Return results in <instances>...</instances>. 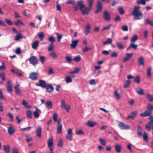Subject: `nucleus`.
Wrapping results in <instances>:
<instances>
[{
    "mask_svg": "<svg viewBox=\"0 0 153 153\" xmlns=\"http://www.w3.org/2000/svg\"><path fill=\"white\" fill-rule=\"evenodd\" d=\"M140 7L139 6H137L134 7L132 14L133 16L134 19L135 20H140L143 18V13L140 10Z\"/></svg>",
    "mask_w": 153,
    "mask_h": 153,
    "instance_id": "obj_1",
    "label": "nucleus"
},
{
    "mask_svg": "<svg viewBox=\"0 0 153 153\" xmlns=\"http://www.w3.org/2000/svg\"><path fill=\"white\" fill-rule=\"evenodd\" d=\"M83 1L80 0L78 2V6H79L80 10L81 11L82 14L84 15H87L89 14L91 8L89 7L86 8L83 4Z\"/></svg>",
    "mask_w": 153,
    "mask_h": 153,
    "instance_id": "obj_2",
    "label": "nucleus"
},
{
    "mask_svg": "<svg viewBox=\"0 0 153 153\" xmlns=\"http://www.w3.org/2000/svg\"><path fill=\"white\" fill-rule=\"evenodd\" d=\"M28 61L30 63L32 64L34 66H35L38 63V60L35 56L30 57L28 59Z\"/></svg>",
    "mask_w": 153,
    "mask_h": 153,
    "instance_id": "obj_3",
    "label": "nucleus"
},
{
    "mask_svg": "<svg viewBox=\"0 0 153 153\" xmlns=\"http://www.w3.org/2000/svg\"><path fill=\"white\" fill-rule=\"evenodd\" d=\"M102 5L101 1L100 0L97 1V9L95 12V13H97L102 12Z\"/></svg>",
    "mask_w": 153,
    "mask_h": 153,
    "instance_id": "obj_4",
    "label": "nucleus"
},
{
    "mask_svg": "<svg viewBox=\"0 0 153 153\" xmlns=\"http://www.w3.org/2000/svg\"><path fill=\"white\" fill-rule=\"evenodd\" d=\"M65 137L69 141L72 140L73 133L72 129L71 128H68Z\"/></svg>",
    "mask_w": 153,
    "mask_h": 153,
    "instance_id": "obj_5",
    "label": "nucleus"
},
{
    "mask_svg": "<svg viewBox=\"0 0 153 153\" xmlns=\"http://www.w3.org/2000/svg\"><path fill=\"white\" fill-rule=\"evenodd\" d=\"M62 125L61 124V120L59 119L57 121V128L56 130L57 133L61 134L62 132Z\"/></svg>",
    "mask_w": 153,
    "mask_h": 153,
    "instance_id": "obj_6",
    "label": "nucleus"
},
{
    "mask_svg": "<svg viewBox=\"0 0 153 153\" xmlns=\"http://www.w3.org/2000/svg\"><path fill=\"white\" fill-rule=\"evenodd\" d=\"M103 17L105 21L109 22L111 20V16L109 13L105 10L103 14Z\"/></svg>",
    "mask_w": 153,
    "mask_h": 153,
    "instance_id": "obj_7",
    "label": "nucleus"
},
{
    "mask_svg": "<svg viewBox=\"0 0 153 153\" xmlns=\"http://www.w3.org/2000/svg\"><path fill=\"white\" fill-rule=\"evenodd\" d=\"M61 107L62 108H64L66 112H68L69 111L70 109V106L68 105H66L65 102L63 99H62L61 100Z\"/></svg>",
    "mask_w": 153,
    "mask_h": 153,
    "instance_id": "obj_8",
    "label": "nucleus"
},
{
    "mask_svg": "<svg viewBox=\"0 0 153 153\" xmlns=\"http://www.w3.org/2000/svg\"><path fill=\"white\" fill-rule=\"evenodd\" d=\"M38 73L37 72H31L29 75V78L32 80H35L37 79Z\"/></svg>",
    "mask_w": 153,
    "mask_h": 153,
    "instance_id": "obj_9",
    "label": "nucleus"
},
{
    "mask_svg": "<svg viewBox=\"0 0 153 153\" xmlns=\"http://www.w3.org/2000/svg\"><path fill=\"white\" fill-rule=\"evenodd\" d=\"M149 118L150 121L146 126V128L148 131H150L151 129V125H153V116L149 117Z\"/></svg>",
    "mask_w": 153,
    "mask_h": 153,
    "instance_id": "obj_10",
    "label": "nucleus"
},
{
    "mask_svg": "<svg viewBox=\"0 0 153 153\" xmlns=\"http://www.w3.org/2000/svg\"><path fill=\"white\" fill-rule=\"evenodd\" d=\"M118 126L122 130L129 129L130 128L129 126L127 125L122 122H120L118 124Z\"/></svg>",
    "mask_w": 153,
    "mask_h": 153,
    "instance_id": "obj_11",
    "label": "nucleus"
},
{
    "mask_svg": "<svg viewBox=\"0 0 153 153\" xmlns=\"http://www.w3.org/2000/svg\"><path fill=\"white\" fill-rule=\"evenodd\" d=\"M36 85L38 86L41 87L45 88L46 87V83L45 81L43 80L40 79L39 80V83H36Z\"/></svg>",
    "mask_w": 153,
    "mask_h": 153,
    "instance_id": "obj_12",
    "label": "nucleus"
},
{
    "mask_svg": "<svg viewBox=\"0 0 153 153\" xmlns=\"http://www.w3.org/2000/svg\"><path fill=\"white\" fill-rule=\"evenodd\" d=\"M6 88L7 92L11 93L12 90V85L10 81H8L7 83Z\"/></svg>",
    "mask_w": 153,
    "mask_h": 153,
    "instance_id": "obj_13",
    "label": "nucleus"
},
{
    "mask_svg": "<svg viewBox=\"0 0 153 153\" xmlns=\"http://www.w3.org/2000/svg\"><path fill=\"white\" fill-rule=\"evenodd\" d=\"M152 113V111H151L146 110L144 113H141L140 116L141 117H147L149 116L150 117L152 116L151 115Z\"/></svg>",
    "mask_w": 153,
    "mask_h": 153,
    "instance_id": "obj_14",
    "label": "nucleus"
},
{
    "mask_svg": "<svg viewBox=\"0 0 153 153\" xmlns=\"http://www.w3.org/2000/svg\"><path fill=\"white\" fill-rule=\"evenodd\" d=\"M7 131L10 135H13L15 132L14 128L12 126H10L7 127Z\"/></svg>",
    "mask_w": 153,
    "mask_h": 153,
    "instance_id": "obj_15",
    "label": "nucleus"
},
{
    "mask_svg": "<svg viewBox=\"0 0 153 153\" xmlns=\"http://www.w3.org/2000/svg\"><path fill=\"white\" fill-rule=\"evenodd\" d=\"M133 54L132 53L126 54L123 61V62H124L126 61L129 60L132 57Z\"/></svg>",
    "mask_w": 153,
    "mask_h": 153,
    "instance_id": "obj_16",
    "label": "nucleus"
},
{
    "mask_svg": "<svg viewBox=\"0 0 153 153\" xmlns=\"http://www.w3.org/2000/svg\"><path fill=\"white\" fill-rule=\"evenodd\" d=\"M42 128L40 127L37 128L36 131V136L39 137H40L42 135Z\"/></svg>",
    "mask_w": 153,
    "mask_h": 153,
    "instance_id": "obj_17",
    "label": "nucleus"
},
{
    "mask_svg": "<svg viewBox=\"0 0 153 153\" xmlns=\"http://www.w3.org/2000/svg\"><path fill=\"white\" fill-rule=\"evenodd\" d=\"M47 91L48 92L51 93L54 90L53 87L50 84H48L46 85Z\"/></svg>",
    "mask_w": 153,
    "mask_h": 153,
    "instance_id": "obj_18",
    "label": "nucleus"
},
{
    "mask_svg": "<svg viewBox=\"0 0 153 153\" xmlns=\"http://www.w3.org/2000/svg\"><path fill=\"white\" fill-rule=\"evenodd\" d=\"M90 26L89 24L87 25L85 28L84 33L86 35H87L90 33Z\"/></svg>",
    "mask_w": 153,
    "mask_h": 153,
    "instance_id": "obj_19",
    "label": "nucleus"
},
{
    "mask_svg": "<svg viewBox=\"0 0 153 153\" xmlns=\"http://www.w3.org/2000/svg\"><path fill=\"white\" fill-rule=\"evenodd\" d=\"M78 42V40H72L71 41V44L70 45L71 48L72 49L75 48L77 46Z\"/></svg>",
    "mask_w": 153,
    "mask_h": 153,
    "instance_id": "obj_20",
    "label": "nucleus"
},
{
    "mask_svg": "<svg viewBox=\"0 0 153 153\" xmlns=\"http://www.w3.org/2000/svg\"><path fill=\"white\" fill-rule=\"evenodd\" d=\"M138 63L140 66H144V60L143 56H140L139 58Z\"/></svg>",
    "mask_w": 153,
    "mask_h": 153,
    "instance_id": "obj_21",
    "label": "nucleus"
},
{
    "mask_svg": "<svg viewBox=\"0 0 153 153\" xmlns=\"http://www.w3.org/2000/svg\"><path fill=\"white\" fill-rule=\"evenodd\" d=\"M134 43H130L129 46L127 48V50L128 51L131 48H132L134 50H136L137 48V45L134 44Z\"/></svg>",
    "mask_w": 153,
    "mask_h": 153,
    "instance_id": "obj_22",
    "label": "nucleus"
},
{
    "mask_svg": "<svg viewBox=\"0 0 153 153\" xmlns=\"http://www.w3.org/2000/svg\"><path fill=\"white\" fill-rule=\"evenodd\" d=\"M142 131L143 129L140 126H138L137 130V133L138 135L139 136H142L143 134Z\"/></svg>",
    "mask_w": 153,
    "mask_h": 153,
    "instance_id": "obj_23",
    "label": "nucleus"
},
{
    "mask_svg": "<svg viewBox=\"0 0 153 153\" xmlns=\"http://www.w3.org/2000/svg\"><path fill=\"white\" fill-rule=\"evenodd\" d=\"M35 111L33 114L34 116V117L36 118H37L39 116V114L38 113L39 111H40V110L36 107H35Z\"/></svg>",
    "mask_w": 153,
    "mask_h": 153,
    "instance_id": "obj_24",
    "label": "nucleus"
},
{
    "mask_svg": "<svg viewBox=\"0 0 153 153\" xmlns=\"http://www.w3.org/2000/svg\"><path fill=\"white\" fill-rule=\"evenodd\" d=\"M97 122L90 121H88L86 123V125L91 127H93L95 125H96Z\"/></svg>",
    "mask_w": 153,
    "mask_h": 153,
    "instance_id": "obj_25",
    "label": "nucleus"
},
{
    "mask_svg": "<svg viewBox=\"0 0 153 153\" xmlns=\"http://www.w3.org/2000/svg\"><path fill=\"white\" fill-rule=\"evenodd\" d=\"M137 113V111H136L132 112L131 113V115H129L128 116L127 119H129L130 118H131L133 120L134 119V118Z\"/></svg>",
    "mask_w": 153,
    "mask_h": 153,
    "instance_id": "obj_26",
    "label": "nucleus"
},
{
    "mask_svg": "<svg viewBox=\"0 0 153 153\" xmlns=\"http://www.w3.org/2000/svg\"><path fill=\"white\" fill-rule=\"evenodd\" d=\"M46 107L48 109H50L52 108V103L51 101H46Z\"/></svg>",
    "mask_w": 153,
    "mask_h": 153,
    "instance_id": "obj_27",
    "label": "nucleus"
},
{
    "mask_svg": "<svg viewBox=\"0 0 153 153\" xmlns=\"http://www.w3.org/2000/svg\"><path fill=\"white\" fill-rule=\"evenodd\" d=\"M138 39V36L137 35L133 36L131 37L130 43H135Z\"/></svg>",
    "mask_w": 153,
    "mask_h": 153,
    "instance_id": "obj_28",
    "label": "nucleus"
},
{
    "mask_svg": "<svg viewBox=\"0 0 153 153\" xmlns=\"http://www.w3.org/2000/svg\"><path fill=\"white\" fill-rule=\"evenodd\" d=\"M130 84V81L129 80H127L125 82L123 88H129Z\"/></svg>",
    "mask_w": 153,
    "mask_h": 153,
    "instance_id": "obj_29",
    "label": "nucleus"
},
{
    "mask_svg": "<svg viewBox=\"0 0 153 153\" xmlns=\"http://www.w3.org/2000/svg\"><path fill=\"white\" fill-rule=\"evenodd\" d=\"M3 148L5 153H10V147L9 145L4 146Z\"/></svg>",
    "mask_w": 153,
    "mask_h": 153,
    "instance_id": "obj_30",
    "label": "nucleus"
},
{
    "mask_svg": "<svg viewBox=\"0 0 153 153\" xmlns=\"http://www.w3.org/2000/svg\"><path fill=\"white\" fill-rule=\"evenodd\" d=\"M39 41H36L34 42L32 45V48L34 49H36L38 46Z\"/></svg>",
    "mask_w": 153,
    "mask_h": 153,
    "instance_id": "obj_31",
    "label": "nucleus"
},
{
    "mask_svg": "<svg viewBox=\"0 0 153 153\" xmlns=\"http://www.w3.org/2000/svg\"><path fill=\"white\" fill-rule=\"evenodd\" d=\"M143 137L144 140L146 143L148 142V137L147 133L144 132L143 133Z\"/></svg>",
    "mask_w": 153,
    "mask_h": 153,
    "instance_id": "obj_32",
    "label": "nucleus"
},
{
    "mask_svg": "<svg viewBox=\"0 0 153 153\" xmlns=\"http://www.w3.org/2000/svg\"><path fill=\"white\" fill-rule=\"evenodd\" d=\"M135 91L137 93L139 94L143 95L145 94L144 92L142 89L139 88L138 89H137V88H136Z\"/></svg>",
    "mask_w": 153,
    "mask_h": 153,
    "instance_id": "obj_33",
    "label": "nucleus"
},
{
    "mask_svg": "<svg viewBox=\"0 0 153 153\" xmlns=\"http://www.w3.org/2000/svg\"><path fill=\"white\" fill-rule=\"evenodd\" d=\"M26 113L27 115V117L28 118L30 119H32V112L30 110H28L26 111Z\"/></svg>",
    "mask_w": 153,
    "mask_h": 153,
    "instance_id": "obj_34",
    "label": "nucleus"
},
{
    "mask_svg": "<svg viewBox=\"0 0 153 153\" xmlns=\"http://www.w3.org/2000/svg\"><path fill=\"white\" fill-rule=\"evenodd\" d=\"M22 38V35L21 33H19L16 35L15 38V40L16 41H19Z\"/></svg>",
    "mask_w": 153,
    "mask_h": 153,
    "instance_id": "obj_35",
    "label": "nucleus"
},
{
    "mask_svg": "<svg viewBox=\"0 0 153 153\" xmlns=\"http://www.w3.org/2000/svg\"><path fill=\"white\" fill-rule=\"evenodd\" d=\"M14 88L15 90L16 94H18L19 95H20L21 91L18 87V85L15 86Z\"/></svg>",
    "mask_w": 153,
    "mask_h": 153,
    "instance_id": "obj_36",
    "label": "nucleus"
},
{
    "mask_svg": "<svg viewBox=\"0 0 153 153\" xmlns=\"http://www.w3.org/2000/svg\"><path fill=\"white\" fill-rule=\"evenodd\" d=\"M22 104L27 108H30L31 107L30 105H28L27 102H26L24 99L23 100Z\"/></svg>",
    "mask_w": 153,
    "mask_h": 153,
    "instance_id": "obj_37",
    "label": "nucleus"
},
{
    "mask_svg": "<svg viewBox=\"0 0 153 153\" xmlns=\"http://www.w3.org/2000/svg\"><path fill=\"white\" fill-rule=\"evenodd\" d=\"M146 98L150 102L153 101V95L148 94L146 95Z\"/></svg>",
    "mask_w": 153,
    "mask_h": 153,
    "instance_id": "obj_38",
    "label": "nucleus"
},
{
    "mask_svg": "<svg viewBox=\"0 0 153 153\" xmlns=\"http://www.w3.org/2000/svg\"><path fill=\"white\" fill-rule=\"evenodd\" d=\"M49 55L54 59H56L58 56L55 51H53L49 53Z\"/></svg>",
    "mask_w": 153,
    "mask_h": 153,
    "instance_id": "obj_39",
    "label": "nucleus"
},
{
    "mask_svg": "<svg viewBox=\"0 0 153 153\" xmlns=\"http://www.w3.org/2000/svg\"><path fill=\"white\" fill-rule=\"evenodd\" d=\"M115 150L118 153L120 152L121 150V146L119 145H116L115 147Z\"/></svg>",
    "mask_w": 153,
    "mask_h": 153,
    "instance_id": "obj_40",
    "label": "nucleus"
},
{
    "mask_svg": "<svg viewBox=\"0 0 153 153\" xmlns=\"http://www.w3.org/2000/svg\"><path fill=\"white\" fill-rule=\"evenodd\" d=\"M116 45L121 50L123 49L124 47L123 45H122V43L121 42H116Z\"/></svg>",
    "mask_w": 153,
    "mask_h": 153,
    "instance_id": "obj_41",
    "label": "nucleus"
},
{
    "mask_svg": "<svg viewBox=\"0 0 153 153\" xmlns=\"http://www.w3.org/2000/svg\"><path fill=\"white\" fill-rule=\"evenodd\" d=\"M53 138L51 137L48 140V147H50L51 146H53Z\"/></svg>",
    "mask_w": 153,
    "mask_h": 153,
    "instance_id": "obj_42",
    "label": "nucleus"
},
{
    "mask_svg": "<svg viewBox=\"0 0 153 153\" xmlns=\"http://www.w3.org/2000/svg\"><path fill=\"white\" fill-rule=\"evenodd\" d=\"M38 35L40 40L41 41H42L44 36V33L42 32H40L39 33Z\"/></svg>",
    "mask_w": 153,
    "mask_h": 153,
    "instance_id": "obj_43",
    "label": "nucleus"
},
{
    "mask_svg": "<svg viewBox=\"0 0 153 153\" xmlns=\"http://www.w3.org/2000/svg\"><path fill=\"white\" fill-rule=\"evenodd\" d=\"M118 11L121 15L125 13V11L122 6H120L118 7Z\"/></svg>",
    "mask_w": 153,
    "mask_h": 153,
    "instance_id": "obj_44",
    "label": "nucleus"
},
{
    "mask_svg": "<svg viewBox=\"0 0 153 153\" xmlns=\"http://www.w3.org/2000/svg\"><path fill=\"white\" fill-rule=\"evenodd\" d=\"M136 2L138 4H142L143 5L146 4V1L145 0H138Z\"/></svg>",
    "mask_w": 153,
    "mask_h": 153,
    "instance_id": "obj_45",
    "label": "nucleus"
},
{
    "mask_svg": "<svg viewBox=\"0 0 153 153\" xmlns=\"http://www.w3.org/2000/svg\"><path fill=\"white\" fill-rule=\"evenodd\" d=\"M151 70L152 68H148L147 70V76L148 78H149L152 76Z\"/></svg>",
    "mask_w": 153,
    "mask_h": 153,
    "instance_id": "obj_46",
    "label": "nucleus"
},
{
    "mask_svg": "<svg viewBox=\"0 0 153 153\" xmlns=\"http://www.w3.org/2000/svg\"><path fill=\"white\" fill-rule=\"evenodd\" d=\"M58 39V42H60L61 41V39H62V35L61 34H59L58 33H56Z\"/></svg>",
    "mask_w": 153,
    "mask_h": 153,
    "instance_id": "obj_47",
    "label": "nucleus"
},
{
    "mask_svg": "<svg viewBox=\"0 0 153 153\" xmlns=\"http://www.w3.org/2000/svg\"><path fill=\"white\" fill-rule=\"evenodd\" d=\"M94 1V0H87L88 4L90 8L92 7Z\"/></svg>",
    "mask_w": 153,
    "mask_h": 153,
    "instance_id": "obj_48",
    "label": "nucleus"
},
{
    "mask_svg": "<svg viewBox=\"0 0 153 153\" xmlns=\"http://www.w3.org/2000/svg\"><path fill=\"white\" fill-rule=\"evenodd\" d=\"M146 23L148 25L153 26V21L149 19H147L146 20Z\"/></svg>",
    "mask_w": 153,
    "mask_h": 153,
    "instance_id": "obj_49",
    "label": "nucleus"
},
{
    "mask_svg": "<svg viewBox=\"0 0 153 153\" xmlns=\"http://www.w3.org/2000/svg\"><path fill=\"white\" fill-rule=\"evenodd\" d=\"M112 26L111 24H109L108 25L104 27L102 29V31L104 30H109L110 29L111 27Z\"/></svg>",
    "mask_w": 153,
    "mask_h": 153,
    "instance_id": "obj_50",
    "label": "nucleus"
},
{
    "mask_svg": "<svg viewBox=\"0 0 153 153\" xmlns=\"http://www.w3.org/2000/svg\"><path fill=\"white\" fill-rule=\"evenodd\" d=\"M81 58L80 55H78L76 56L73 59V60L76 62H78L81 60Z\"/></svg>",
    "mask_w": 153,
    "mask_h": 153,
    "instance_id": "obj_51",
    "label": "nucleus"
},
{
    "mask_svg": "<svg viewBox=\"0 0 153 153\" xmlns=\"http://www.w3.org/2000/svg\"><path fill=\"white\" fill-rule=\"evenodd\" d=\"M39 60L42 64L44 63L45 61V58L43 56H40Z\"/></svg>",
    "mask_w": 153,
    "mask_h": 153,
    "instance_id": "obj_52",
    "label": "nucleus"
},
{
    "mask_svg": "<svg viewBox=\"0 0 153 153\" xmlns=\"http://www.w3.org/2000/svg\"><path fill=\"white\" fill-rule=\"evenodd\" d=\"M114 96L118 100H119L120 98V94L118 93L117 90H116L115 91L114 93Z\"/></svg>",
    "mask_w": 153,
    "mask_h": 153,
    "instance_id": "obj_53",
    "label": "nucleus"
},
{
    "mask_svg": "<svg viewBox=\"0 0 153 153\" xmlns=\"http://www.w3.org/2000/svg\"><path fill=\"white\" fill-rule=\"evenodd\" d=\"M112 40L111 38H108L107 40L105 42H103V44L104 45H105L108 44H110L112 42Z\"/></svg>",
    "mask_w": 153,
    "mask_h": 153,
    "instance_id": "obj_54",
    "label": "nucleus"
},
{
    "mask_svg": "<svg viewBox=\"0 0 153 153\" xmlns=\"http://www.w3.org/2000/svg\"><path fill=\"white\" fill-rule=\"evenodd\" d=\"M66 83H69L72 82V79L70 76H67L66 78Z\"/></svg>",
    "mask_w": 153,
    "mask_h": 153,
    "instance_id": "obj_55",
    "label": "nucleus"
},
{
    "mask_svg": "<svg viewBox=\"0 0 153 153\" xmlns=\"http://www.w3.org/2000/svg\"><path fill=\"white\" fill-rule=\"evenodd\" d=\"M99 141L101 144L103 146H105L106 144L105 140L104 139L100 138L99 139Z\"/></svg>",
    "mask_w": 153,
    "mask_h": 153,
    "instance_id": "obj_56",
    "label": "nucleus"
},
{
    "mask_svg": "<svg viewBox=\"0 0 153 153\" xmlns=\"http://www.w3.org/2000/svg\"><path fill=\"white\" fill-rule=\"evenodd\" d=\"M58 116L57 114L56 113H54L53 115V119L55 122H57L58 121L57 120Z\"/></svg>",
    "mask_w": 153,
    "mask_h": 153,
    "instance_id": "obj_57",
    "label": "nucleus"
},
{
    "mask_svg": "<svg viewBox=\"0 0 153 153\" xmlns=\"http://www.w3.org/2000/svg\"><path fill=\"white\" fill-rule=\"evenodd\" d=\"M5 20L6 22L8 25L10 26L13 25V23L10 19H5Z\"/></svg>",
    "mask_w": 153,
    "mask_h": 153,
    "instance_id": "obj_58",
    "label": "nucleus"
},
{
    "mask_svg": "<svg viewBox=\"0 0 153 153\" xmlns=\"http://www.w3.org/2000/svg\"><path fill=\"white\" fill-rule=\"evenodd\" d=\"M48 41L51 42V44H53L55 41V40L54 38L52 36H50L48 38Z\"/></svg>",
    "mask_w": 153,
    "mask_h": 153,
    "instance_id": "obj_59",
    "label": "nucleus"
},
{
    "mask_svg": "<svg viewBox=\"0 0 153 153\" xmlns=\"http://www.w3.org/2000/svg\"><path fill=\"white\" fill-rule=\"evenodd\" d=\"M0 77L2 80L4 81L5 80V74L4 72L0 73Z\"/></svg>",
    "mask_w": 153,
    "mask_h": 153,
    "instance_id": "obj_60",
    "label": "nucleus"
},
{
    "mask_svg": "<svg viewBox=\"0 0 153 153\" xmlns=\"http://www.w3.org/2000/svg\"><path fill=\"white\" fill-rule=\"evenodd\" d=\"M57 146L58 147H62L63 146V143L62 139H60L59 141L58 142L57 144Z\"/></svg>",
    "mask_w": 153,
    "mask_h": 153,
    "instance_id": "obj_61",
    "label": "nucleus"
},
{
    "mask_svg": "<svg viewBox=\"0 0 153 153\" xmlns=\"http://www.w3.org/2000/svg\"><path fill=\"white\" fill-rule=\"evenodd\" d=\"M66 3L68 4L74 5L75 4V2L74 0H67Z\"/></svg>",
    "mask_w": 153,
    "mask_h": 153,
    "instance_id": "obj_62",
    "label": "nucleus"
},
{
    "mask_svg": "<svg viewBox=\"0 0 153 153\" xmlns=\"http://www.w3.org/2000/svg\"><path fill=\"white\" fill-rule=\"evenodd\" d=\"M147 109L149 111H152L153 110V105L149 103L148 106H147Z\"/></svg>",
    "mask_w": 153,
    "mask_h": 153,
    "instance_id": "obj_63",
    "label": "nucleus"
},
{
    "mask_svg": "<svg viewBox=\"0 0 153 153\" xmlns=\"http://www.w3.org/2000/svg\"><path fill=\"white\" fill-rule=\"evenodd\" d=\"M134 82L137 84L139 83L140 82V77L139 76H137L134 79Z\"/></svg>",
    "mask_w": 153,
    "mask_h": 153,
    "instance_id": "obj_64",
    "label": "nucleus"
}]
</instances>
